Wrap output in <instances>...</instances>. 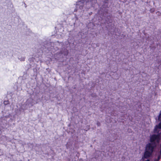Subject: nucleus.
<instances>
[{
	"label": "nucleus",
	"instance_id": "4",
	"mask_svg": "<svg viewBox=\"0 0 161 161\" xmlns=\"http://www.w3.org/2000/svg\"><path fill=\"white\" fill-rule=\"evenodd\" d=\"M68 53V50L64 47H63L62 48L61 50L60 51V52L57 53V55H59L60 57H63L64 56H66Z\"/></svg>",
	"mask_w": 161,
	"mask_h": 161
},
{
	"label": "nucleus",
	"instance_id": "3",
	"mask_svg": "<svg viewBox=\"0 0 161 161\" xmlns=\"http://www.w3.org/2000/svg\"><path fill=\"white\" fill-rule=\"evenodd\" d=\"M97 3V0H78L74 12H77L79 9L80 10L83 9L84 6L87 9L93 7Z\"/></svg>",
	"mask_w": 161,
	"mask_h": 161
},
{
	"label": "nucleus",
	"instance_id": "10",
	"mask_svg": "<svg viewBox=\"0 0 161 161\" xmlns=\"http://www.w3.org/2000/svg\"><path fill=\"white\" fill-rule=\"evenodd\" d=\"M8 102H9L8 101H4V104L5 105H6L7 104H8Z\"/></svg>",
	"mask_w": 161,
	"mask_h": 161
},
{
	"label": "nucleus",
	"instance_id": "15",
	"mask_svg": "<svg viewBox=\"0 0 161 161\" xmlns=\"http://www.w3.org/2000/svg\"><path fill=\"white\" fill-rule=\"evenodd\" d=\"M92 14V12H91L90 13H89V14H90V15H91V14Z\"/></svg>",
	"mask_w": 161,
	"mask_h": 161
},
{
	"label": "nucleus",
	"instance_id": "14",
	"mask_svg": "<svg viewBox=\"0 0 161 161\" xmlns=\"http://www.w3.org/2000/svg\"><path fill=\"white\" fill-rule=\"evenodd\" d=\"M25 7H27V6L25 3Z\"/></svg>",
	"mask_w": 161,
	"mask_h": 161
},
{
	"label": "nucleus",
	"instance_id": "6",
	"mask_svg": "<svg viewBox=\"0 0 161 161\" xmlns=\"http://www.w3.org/2000/svg\"><path fill=\"white\" fill-rule=\"evenodd\" d=\"M26 103L32 105V99L31 98H28L26 101Z\"/></svg>",
	"mask_w": 161,
	"mask_h": 161
},
{
	"label": "nucleus",
	"instance_id": "13",
	"mask_svg": "<svg viewBox=\"0 0 161 161\" xmlns=\"http://www.w3.org/2000/svg\"><path fill=\"white\" fill-rule=\"evenodd\" d=\"M10 6L11 7H13V5L12 4V3H10Z\"/></svg>",
	"mask_w": 161,
	"mask_h": 161
},
{
	"label": "nucleus",
	"instance_id": "16",
	"mask_svg": "<svg viewBox=\"0 0 161 161\" xmlns=\"http://www.w3.org/2000/svg\"><path fill=\"white\" fill-rule=\"evenodd\" d=\"M97 44H96V46H97H97H97Z\"/></svg>",
	"mask_w": 161,
	"mask_h": 161
},
{
	"label": "nucleus",
	"instance_id": "7",
	"mask_svg": "<svg viewBox=\"0 0 161 161\" xmlns=\"http://www.w3.org/2000/svg\"><path fill=\"white\" fill-rule=\"evenodd\" d=\"M18 59L20 60V61H24L25 60V57H23L21 56H19L18 57Z\"/></svg>",
	"mask_w": 161,
	"mask_h": 161
},
{
	"label": "nucleus",
	"instance_id": "5",
	"mask_svg": "<svg viewBox=\"0 0 161 161\" xmlns=\"http://www.w3.org/2000/svg\"><path fill=\"white\" fill-rule=\"evenodd\" d=\"M109 0H105L104 1V4L102 7V9L104 11L106 12H107L108 10V3Z\"/></svg>",
	"mask_w": 161,
	"mask_h": 161
},
{
	"label": "nucleus",
	"instance_id": "8",
	"mask_svg": "<svg viewBox=\"0 0 161 161\" xmlns=\"http://www.w3.org/2000/svg\"><path fill=\"white\" fill-rule=\"evenodd\" d=\"M2 119H0V135L2 133L1 130L2 129V128H3V127L2 126Z\"/></svg>",
	"mask_w": 161,
	"mask_h": 161
},
{
	"label": "nucleus",
	"instance_id": "1",
	"mask_svg": "<svg viewBox=\"0 0 161 161\" xmlns=\"http://www.w3.org/2000/svg\"><path fill=\"white\" fill-rule=\"evenodd\" d=\"M154 127L153 134L149 136V142L146 145L144 152L142 156L143 159L152 156L158 145L161 140V120Z\"/></svg>",
	"mask_w": 161,
	"mask_h": 161
},
{
	"label": "nucleus",
	"instance_id": "12",
	"mask_svg": "<svg viewBox=\"0 0 161 161\" xmlns=\"http://www.w3.org/2000/svg\"><path fill=\"white\" fill-rule=\"evenodd\" d=\"M97 126H99L100 125V123L99 122L97 121Z\"/></svg>",
	"mask_w": 161,
	"mask_h": 161
},
{
	"label": "nucleus",
	"instance_id": "2",
	"mask_svg": "<svg viewBox=\"0 0 161 161\" xmlns=\"http://www.w3.org/2000/svg\"><path fill=\"white\" fill-rule=\"evenodd\" d=\"M45 43H43L40 44L39 46H36L35 49V55L31 58H30L29 61L31 63V62H38L41 61V57L43 52H47V51H50L53 49V47H47L49 43L45 44Z\"/></svg>",
	"mask_w": 161,
	"mask_h": 161
},
{
	"label": "nucleus",
	"instance_id": "9",
	"mask_svg": "<svg viewBox=\"0 0 161 161\" xmlns=\"http://www.w3.org/2000/svg\"><path fill=\"white\" fill-rule=\"evenodd\" d=\"M158 119L159 121H161V111H160L158 116Z\"/></svg>",
	"mask_w": 161,
	"mask_h": 161
},
{
	"label": "nucleus",
	"instance_id": "11",
	"mask_svg": "<svg viewBox=\"0 0 161 161\" xmlns=\"http://www.w3.org/2000/svg\"><path fill=\"white\" fill-rule=\"evenodd\" d=\"M120 1L122 2L123 3H125L127 0H119Z\"/></svg>",
	"mask_w": 161,
	"mask_h": 161
}]
</instances>
